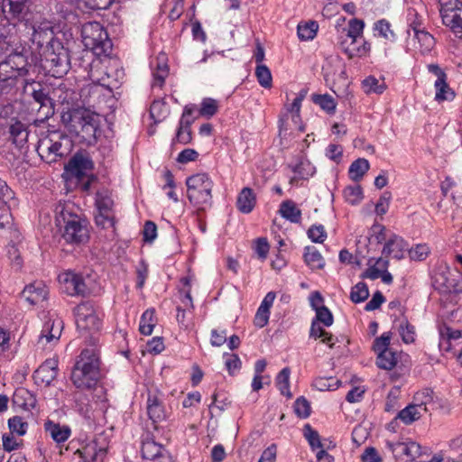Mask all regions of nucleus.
Returning <instances> with one entry per match:
<instances>
[{
    "label": "nucleus",
    "instance_id": "16",
    "mask_svg": "<svg viewBox=\"0 0 462 462\" xmlns=\"http://www.w3.org/2000/svg\"><path fill=\"white\" fill-rule=\"evenodd\" d=\"M58 375V361L55 359L45 360L33 373L32 378L37 385L50 386Z\"/></svg>",
    "mask_w": 462,
    "mask_h": 462
},
{
    "label": "nucleus",
    "instance_id": "12",
    "mask_svg": "<svg viewBox=\"0 0 462 462\" xmlns=\"http://www.w3.org/2000/svg\"><path fill=\"white\" fill-rule=\"evenodd\" d=\"M2 14L10 23L17 24L28 20L30 0H1Z\"/></svg>",
    "mask_w": 462,
    "mask_h": 462
},
{
    "label": "nucleus",
    "instance_id": "1",
    "mask_svg": "<svg viewBox=\"0 0 462 462\" xmlns=\"http://www.w3.org/2000/svg\"><path fill=\"white\" fill-rule=\"evenodd\" d=\"M38 54L30 47L22 44L14 48L0 62V88L8 93L7 88H15L20 79L40 74L37 64Z\"/></svg>",
    "mask_w": 462,
    "mask_h": 462
},
{
    "label": "nucleus",
    "instance_id": "24",
    "mask_svg": "<svg viewBox=\"0 0 462 462\" xmlns=\"http://www.w3.org/2000/svg\"><path fill=\"white\" fill-rule=\"evenodd\" d=\"M433 396V390L430 388H425L414 394L411 404L418 408L421 412H429L430 409H432Z\"/></svg>",
    "mask_w": 462,
    "mask_h": 462
},
{
    "label": "nucleus",
    "instance_id": "48",
    "mask_svg": "<svg viewBox=\"0 0 462 462\" xmlns=\"http://www.w3.org/2000/svg\"><path fill=\"white\" fill-rule=\"evenodd\" d=\"M374 30L378 32V35L385 40L390 42H394L396 40V35L391 29V23L385 19L377 21L374 25Z\"/></svg>",
    "mask_w": 462,
    "mask_h": 462
},
{
    "label": "nucleus",
    "instance_id": "22",
    "mask_svg": "<svg viewBox=\"0 0 462 462\" xmlns=\"http://www.w3.org/2000/svg\"><path fill=\"white\" fill-rule=\"evenodd\" d=\"M9 134L13 143L19 148L23 147L28 141L27 126L20 120H15L10 124Z\"/></svg>",
    "mask_w": 462,
    "mask_h": 462
},
{
    "label": "nucleus",
    "instance_id": "7",
    "mask_svg": "<svg viewBox=\"0 0 462 462\" xmlns=\"http://www.w3.org/2000/svg\"><path fill=\"white\" fill-rule=\"evenodd\" d=\"M82 42L87 49L92 50L97 56H109L112 51V41L106 30L99 22H88L81 29Z\"/></svg>",
    "mask_w": 462,
    "mask_h": 462
},
{
    "label": "nucleus",
    "instance_id": "41",
    "mask_svg": "<svg viewBox=\"0 0 462 462\" xmlns=\"http://www.w3.org/2000/svg\"><path fill=\"white\" fill-rule=\"evenodd\" d=\"M365 27V23L363 20L358 18H353L348 22V27L343 29V32H346V36L347 39L353 40V42L357 41L359 36H362L363 31Z\"/></svg>",
    "mask_w": 462,
    "mask_h": 462
},
{
    "label": "nucleus",
    "instance_id": "46",
    "mask_svg": "<svg viewBox=\"0 0 462 462\" xmlns=\"http://www.w3.org/2000/svg\"><path fill=\"white\" fill-rule=\"evenodd\" d=\"M391 339H392V333L391 332H384V333H383L380 337H376L374 340V343H373V346H372L373 351L376 355L380 354V356H383V353H384V352H386L388 350H391V348H389V346H390V343H391Z\"/></svg>",
    "mask_w": 462,
    "mask_h": 462
},
{
    "label": "nucleus",
    "instance_id": "2",
    "mask_svg": "<svg viewBox=\"0 0 462 462\" xmlns=\"http://www.w3.org/2000/svg\"><path fill=\"white\" fill-rule=\"evenodd\" d=\"M55 223L67 244L81 245L88 242V221L73 212V206L61 204L55 208Z\"/></svg>",
    "mask_w": 462,
    "mask_h": 462
},
{
    "label": "nucleus",
    "instance_id": "52",
    "mask_svg": "<svg viewBox=\"0 0 462 462\" xmlns=\"http://www.w3.org/2000/svg\"><path fill=\"white\" fill-rule=\"evenodd\" d=\"M363 88L365 92L382 94L386 89V85L384 83L380 84L379 80L374 76H368L362 81Z\"/></svg>",
    "mask_w": 462,
    "mask_h": 462
},
{
    "label": "nucleus",
    "instance_id": "57",
    "mask_svg": "<svg viewBox=\"0 0 462 462\" xmlns=\"http://www.w3.org/2000/svg\"><path fill=\"white\" fill-rule=\"evenodd\" d=\"M8 427L12 434L23 436L27 432L28 423L20 416H14L8 420Z\"/></svg>",
    "mask_w": 462,
    "mask_h": 462
},
{
    "label": "nucleus",
    "instance_id": "61",
    "mask_svg": "<svg viewBox=\"0 0 462 462\" xmlns=\"http://www.w3.org/2000/svg\"><path fill=\"white\" fill-rule=\"evenodd\" d=\"M95 223L97 226L106 229L108 227L115 228L116 217L110 215V212H99L95 216Z\"/></svg>",
    "mask_w": 462,
    "mask_h": 462
},
{
    "label": "nucleus",
    "instance_id": "18",
    "mask_svg": "<svg viewBox=\"0 0 462 462\" xmlns=\"http://www.w3.org/2000/svg\"><path fill=\"white\" fill-rule=\"evenodd\" d=\"M408 243L400 236L393 234L384 243L382 254L388 257L393 254L396 260L404 258V252L407 250Z\"/></svg>",
    "mask_w": 462,
    "mask_h": 462
},
{
    "label": "nucleus",
    "instance_id": "19",
    "mask_svg": "<svg viewBox=\"0 0 462 462\" xmlns=\"http://www.w3.org/2000/svg\"><path fill=\"white\" fill-rule=\"evenodd\" d=\"M12 402L14 406L20 407L24 411H31L35 408L37 400L35 394L28 389L18 387L13 394Z\"/></svg>",
    "mask_w": 462,
    "mask_h": 462
},
{
    "label": "nucleus",
    "instance_id": "59",
    "mask_svg": "<svg viewBox=\"0 0 462 462\" xmlns=\"http://www.w3.org/2000/svg\"><path fill=\"white\" fill-rule=\"evenodd\" d=\"M17 204L14 191L7 185L6 181L0 179V203Z\"/></svg>",
    "mask_w": 462,
    "mask_h": 462
},
{
    "label": "nucleus",
    "instance_id": "32",
    "mask_svg": "<svg viewBox=\"0 0 462 462\" xmlns=\"http://www.w3.org/2000/svg\"><path fill=\"white\" fill-rule=\"evenodd\" d=\"M311 100L328 115H334L337 109L335 98L328 94H312Z\"/></svg>",
    "mask_w": 462,
    "mask_h": 462
},
{
    "label": "nucleus",
    "instance_id": "4",
    "mask_svg": "<svg viewBox=\"0 0 462 462\" xmlns=\"http://www.w3.org/2000/svg\"><path fill=\"white\" fill-rule=\"evenodd\" d=\"M100 365V358L93 349H83L71 371L70 380L75 387L94 389L101 379Z\"/></svg>",
    "mask_w": 462,
    "mask_h": 462
},
{
    "label": "nucleus",
    "instance_id": "3",
    "mask_svg": "<svg viewBox=\"0 0 462 462\" xmlns=\"http://www.w3.org/2000/svg\"><path fill=\"white\" fill-rule=\"evenodd\" d=\"M61 122L70 134H74L80 143L94 145L100 133L99 120L97 114L85 108H74L63 112Z\"/></svg>",
    "mask_w": 462,
    "mask_h": 462
},
{
    "label": "nucleus",
    "instance_id": "30",
    "mask_svg": "<svg viewBox=\"0 0 462 462\" xmlns=\"http://www.w3.org/2000/svg\"><path fill=\"white\" fill-rule=\"evenodd\" d=\"M95 205L99 212H111L114 207L112 193L108 189H102L96 192Z\"/></svg>",
    "mask_w": 462,
    "mask_h": 462
},
{
    "label": "nucleus",
    "instance_id": "55",
    "mask_svg": "<svg viewBox=\"0 0 462 462\" xmlns=\"http://www.w3.org/2000/svg\"><path fill=\"white\" fill-rule=\"evenodd\" d=\"M149 112L154 123L162 121L166 116V103L162 100H154L151 104Z\"/></svg>",
    "mask_w": 462,
    "mask_h": 462
},
{
    "label": "nucleus",
    "instance_id": "45",
    "mask_svg": "<svg viewBox=\"0 0 462 462\" xmlns=\"http://www.w3.org/2000/svg\"><path fill=\"white\" fill-rule=\"evenodd\" d=\"M383 356H380V354L376 356V365L379 368L384 370H392L397 364V353L388 350L383 353Z\"/></svg>",
    "mask_w": 462,
    "mask_h": 462
},
{
    "label": "nucleus",
    "instance_id": "40",
    "mask_svg": "<svg viewBox=\"0 0 462 462\" xmlns=\"http://www.w3.org/2000/svg\"><path fill=\"white\" fill-rule=\"evenodd\" d=\"M62 324L60 319L53 320L51 323L47 322L42 331V337H45L47 342L59 339L61 335Z\"/></svg>",
    "mask_w": 462,
    "mask_h": 462
},
{
    "label": "nucleus",
    "instance_id": "14",
    "mask_svg": "<svg viewBox=\"0 0 462 462\" xmlns=\"http://www.w3.org/2000/svg\"><path fill=\"white\" fill-rule=\"evenodd\" d=\"M31 41L37 46L39 52H42L43 49H48L54 42H61L55 36L52 25L47 21L32 25Z\"/></svg>",
    "mask_w": 462,
    "mask_h": 462
},
{
    "label": "nucleus",
    "instance_id": "15",
    "mask_svg": "<svg viewBox=\"0 0 462 462\" xmlns=\"http://www.w3.org/2000/svg\"><path fill=\"white\" fill-rule=\"evenodd\" d=\"M433 286L442 294H460L462 293V273H459L457 278H455L450 272L438 273L433 277Z\"/></svg>",
    "mask_w": 462,
    "mask_h": 462
},
{
    "label": "nucleus",
    "instance_id": "50",
    "mask_svg": "<svg viewBox=\"0 0 462 462\" xmlns=\"http://www.w3.org/2000/svg\"><path fill=\"white\" fill-rule=\"evenodd\" d=\"M255 76L260 86H262L264 88H272V73L266 65H257L255 68Z\"/></svg>",
    "mask_w": 462,
    "mask_h": 462
},
{
    "label": "nucleus",
    "instance_id": "37",
    "mask_svg": "<svg viewBox=\"0 0 462 462\" xmlns=\"http://www.w3.org/2000/svg\"><path fill=\"white\" fill-rule=\"evenodd\" d=\"M421 416L422 412L411 403L398 412L396 419H400L405 425H411Z\"/></svg>",
    "mask_w": 462,
    "mask_h": 462
},
{
    "label": "nucleus",
    "instance_id": "44",
    "mask_svg": "<svg viewBox=\"0 0 462 462\" xmlns=\"http://www.w3.org/2000/svg\"><path fill=\"white\" fill-rule=\"evenodd\" d=\"M369 297L368 286L365 282H359L352 287L350 292V300L357 304L364 302Z\"/></svg>",
    "mask_w": 462,
    "mask_h": 462
},
{
    "label": "nucleus",
    "instance_id": "60",
    "mask_svg": "<svg viewBox=\"0 0 462 462\" xmlns=\"http://www.w3.org/2000/svg\"><path fill=\"white\" fill-rule=\"evenodd\" d=\"M308 237L313 242V243H319L321 244L325 241L327 238V232L325 230V227L323 225H312L308 229Z\"/></svg>",
    "mask_w": 462,
    "mask_h": 462
},
{
    "label": "nucleus",
    "instance_id": "39",
    "mask_svg": "<svg viewBox=\"0 0 462 462\" xmlns=\"http://www.w3.org/2000/svg\"><path fill=\"white\" fill-rule=\"evenodd\" d=\"M434 88L436 90L435 100L439 102L451 100L455 97V92L449 87L448 80H436Z\"/></svg>",
    "mask_w": 462,
    "mask_h": 462
},
{
    "label": "nucleus",
    "instance_id": "8",
    "mask_svg": "<svg viewBox=\"0 0 462 462\" xmlns=\"http://www.w3.org/2000/svg\"><path fill=\"white\" fill-rule=\"evenodd\" d=\"M187 198L199 208L212 205V189L214 182L208 173H196L186 179Z\"/></svg>",
    "mask_w": 462,
    "mask_h": 462
},
{
    "label": "nucleus",
    "instance_id": "47",
    "mask_svg": "<svg viewBox=\"0 0 462 462\" xmlns=\"http://www.w3.org/2000/svg\"><path fill=\"white\" fill-rule=\"evenodd\" d=\"M6 255L10 260L12 266L15 268L16 271L22 269L23 260L17 245L14 243L11 242L6 245Z\"/></svg>",
    "mask_w": 462,
    "mask_h": 462
},
{
    "label": "nucleus",
    "instance_id": "36",
    "mask_svg": "<svg viewBox=\"0 0 462 462\" xmlns=\"http://www.w3.org/2000/svg\"><path fill=\"white\" fill-rule=\"evenodd\" d=\"M79 277V273H75L70 270L60 275V282L64 284L67 294L76 296Z\"/></svg>",
    "mask_w": 462,
    "mask_h": 462
},
{
    "label": "nucleus",
    "instance_id": "13",
    "mask_svg": "<svg viewBox=\"0 0 462 462\" xmlns=\"http://www.w3.org/2000/svg\"><path fill=\"white\" fill-rule=\"evenodd\" d=\"M94 162L89 154L86 151H79L64 165V171L80 181L85 178L86 172L94 170Z\"/></svg>",
    "mask_w": 462,
    "mask_h": 462
},
{
    "label": "nucleus",
    "instance_id": "25",
    "mask_svg": "<svg viewBox=\"0 0 462 462\" xmlns=\"http://www.w3.org/2000/svg\"><path fill=\"white\" fill-rule=\"evenodd\" d=\"M45 431L57 443L65 442L70 436L71 430L68 426H60L51 420H47L44 424Z\"/></svg>",
    "mask_w": 462,
    "mask_h": 462
},
{
    "label": "nucleus",
    "instance_id": "20",
    "mask_svg": "<svg viewBox=\"0 0 462 462\" xmlns=\"http://www.w3.org/2000/svg\"><path fill=\"white\" fill-rule=\"evenodd\" d=\"M256 195L253 189L245 187L236 198V208L243 214L251 213L256 205Z\"/></svg>",
    "mask_w": 462,
    "mask_h": 462
},
{
    "label": "nucleus",
    "instance_id": "64",
    "mask_svg": "<svg viewBox=\"0 0 462 462\" xmlns=\"http://www.w3.org/2000/svg\"><path fill=\"white\" fill-rule=\"evenodd\" d=\"M362 462H382L383 458L374 447H367L361 456Z\"/></svg>",
    "mask_w": 462,
    "mask_h": 462
},
{
    "label": "nucleus",
    "instance_id": "6",
    "mask_svg": "<svg viewBox=\"0 0 462 462\" xmlns=\"http://www.w3.org/2000/svg\"><path fill=\"white\" fill-rule=\"evenodd\" d=\"M23 98L28 101L31 105L33 104L38 112V120L44 121L49 119L54 115V101L50 97V90L48 87L42 86L39 81L34 79H23Z\"/></svg>",
    "mask_w": 462,
    "mask_h": 462
},
{
    "label": "nucleus",
    "instance_id": "27",
    "mask_svg": "<svg viewBox=\"0 0 462 462\" xmlns=\"http://www.w3.org/2000/svg\"><path fill=\"white\" fill-rule=\"evenodd\" d=\"M22 293L25 300L32 305H35L40 300H45L47 296L46 288L42 283H31L26 285Z\"/></svg>",
    "mask_w": 462,
    "mask_h": 462
},
{
    "label": "nucleus",
    "instance_id": "5",
    "mask_svg": "<svg viewBox=\"0 0 462 462\" xmlns=\"http://www.w3.org/2000/svg\"><path fill=\"white\" fill-rule=\"evenodd\" d=\"M38 54L37 64L40 74L53 78H62L71 68V57L62 42H54L48 49Z\"/></svg>",
    "mask_w": 462,
    "mask_h": 462
},
{
    "label": "nucleus",
    "instance_id": "35",
    "mask_svg": "<svg viewBox=\"0 0 462 462\" xmlns=\"http://www.w3.org/2000/svg\"><path fill=\"white\" fill-rule=\"evenodd\" d=\"M290 374L291 369L286 366L282 368L275 378V383L282 395L286 396L288 399L292 397L290 390Z\"/></svg>",
    "mask_w": 462,
    "mask_h": 462
},
{
    "label": "nucleus",
    "instance_id": "38",
    "mask_svg": "<svg viewBox=\"0 0 462 462\" xmlns=\"http://www.w3.org/2000/svg\"><path fill=\"white\" fill-rule=\"evenodd\" d=\"M319 29V24L315 21H310L304 23H299L297 27L298 37L301 41H310L314 39Z\"/></svg>",
    "mask_w": 462,
    "mask_h": 462
},
{
    "label": "nucleus",
    "instance_id": "21",
    "mask_svg": "<svg viewBox=\"0 0 462 462\" xmlns=\"http://www.w3.org/2000/svg\"><path fill=\"white\" fill-rule=\"evenodd\" d=\"M16 205L17 204L0 203V228L10 231L12 236L14 238L19 236V232L15 227L11 208Z\"/></svg>",
    "mask_w": 462,
    "mask_h": 462
},
{
    "label": "nucleus",
    "instance_id": "63",
    "mask_svg": "<svg viewBox=\"0 0 462 462\" xmlns=\"http://www.w3.org/2000/svg\"><path fill=\"white\" fill-rule=\"evenodd\" d=\"M157 236V226L154 222L148 220L144 223L143 239L146 243H152Z\"/></svg>",
    "mask_w": 462,
    "mask_h": 462
},
{
    "label": "nucleus",
    "instance_id": "26",
    "mask_svg": "<svg viewBox=\"0 0 462 462\" xmlns=\"http://www.w3.org/2000/svg\"><path fill=\"white\" fill-rule=\"evenodd\" d=\"M106 453V449L97 448V443L88 445L82 450L76 451L83 462H103Z\"/></svg>",
    "mask_w": 462,
    "mask_h": 462
},
{
    "label": "nucleus",
    "instance_id": "11",
    "mask_svg": "<svg viewBox=\"0 0 462 462\" xmlns=\"http://www.w3.org/2000/svg\"><path fill=\"white\" fill-rule=\"evenodd\" d=\"M442 23L453 32H462V2L438 0Z\"/></svg>",
    "mask_w": 462,
    "mask_h": 462
},
{
    "label": "nucleus",
    "instance_id": "9",
    "mask_svg": "<svg viewBox=\"0 0 462 462\" xmlns=\"http://www.w3.org/2000/svg\"><path fill=\"white\" fill-rule=\"evenodd\" d=\"M69 142L68 136L60 132L53 131L40 138L36 152L41 159L48 164L54 163L67 156L69 148L63 142Z\"/></svg>",
    "mask_w": 462,
    "mask_h": 462
},
{
    "label": "nucleus",
    "instance_id": "17",
    "mask_svg": "<svg viewBox=\"0 0 462 462\" xmlns=\"http://www.w3.org/2000/svg\"><path fill=\"white\" fill-rule=\"evenodd\" d=\"M146 409L148 417L152 421L156 430V424L165 420L167 418V411L163 402L156 394L149 393Z\"/></svg>",
    "mask_w": 462,
    "mask_h": 462
},
{
    "label": "nucleus",
    "instance_id": "34",
    "mask_svg": "<svg viewBox=\"0 0 462 462\" xmlns=\"http://www.w3.org/2000/svg\"><path fill=\"white\" fill-rule=\"evenodd\" d=\"M155 310L147 309L141 316L139 331L144 336H149L152 333V329L156 324Z\"/></svg>",
    "mask_w": 462,
    "mask_h": 462
},
{
    "label": "nucleus",
    "instance_id": "54",
    "mask_svg": "<svg viewBox=\"0 0 462 462\" xmlns=\"http://www.w3.org/2000/svg\"><path fill=\"white\" fill-rule=\"evenodd\" d=\"M94 56L97 55L93 51L86 48V50L79 52L77 57L73 58L74 65H78L79 68L87 70L91 67Z\"/></svg>",
    "mask_w": 462,
    "mask_h": 462
},
{
    "label": "nucleus",
    "instance_id": "42",
    "mask_svg": "<svg viewBox=\"0 0 462 462\" xmlns=\"http://www.w3.org/2000/svg\"><path fill=\"white\" fill-rule=\"evenodd\" d=\"M218 107L219 106L216 99L205 97L201 101L199 116L211 118L218 112Z\"/></svg>",
    "mask_w": 462,
    "mask_h": 462
},
{
    "label": "nucleus",
    "instance_id": "31",
    "mask_svg": "<svg viewBox=\"0 0 462 462\" xmlns=\"http://www.w3.org/2000/svg\"><path fill=\"white\" fill-rule=\"evenodd\" d=\"M398 330L402 340L405 344H411L415 341V327L409 322L408 318L405 316V308H402V320Z\"/></svg>",
    "mask_w": 462,
    "mask_h": 462
},
{
    "label": "nucleus",
    "instance_id": "62",
    "mask_svg": "<svg viewBox=\"0 0 462 462\" xmlns=\"http://www.w3.org/2000/svg\"><path fill=\"white\" fill-rule=\"evenodd\" d=\"M392 199V193L390 191H384L377 203L375 204V212L379 216H383L387 213L389 208L390 200Z\"/></svg>",
    "mask_w": 462,
    "mask_h": 462
},
{
    "label": "nucleus",
    "instance_id": "53",
    "mask_svg": "<svg viewBox=\"0 0 462 462\" xmlns=\"http://www.w3.org/2000/svg\"><path fill=\"white\" fill-rule=\"evenodd\" d=\"M293 408L295 414L300 419H307L310 416V403L304 396H300L295 400Z\"/></svg>",
    "mask_w": 462,
    "mask_h": 462
},
{
    "label": "nucleus",
    "instance_id": "23",
    "mask_svg": "<svg viewBox=\"0 0 462 462\" xmlns=\"http://www.w3.org/2000/svg\"><path fill=\"white\" fill-rule=\"evenodd\" d=\"M163 446L155 442L152 439H145L142 441L141 454L146 460L155 461L162 456Z\"/></svg>",
    "mask_w": 462,
    "mask_h": 462
},
{
    "label": "nucleus",
    "instance_id": "58",
    "mask_svg": "<svg viewBox=\"0 0 462 462\" xmlns=\"http://www.w3.org/2000/svg\"><path fill=\"white\" fill-rule=\"evenodd\" d=\"M409 257L412 261H424L430 254V251L426 244H418L408 251Z\"/></svg>",
    "mask_w": 462,
    "mask_h": 462
},
{
    "label": "nucleus",
    "instance_id": "51",
    "mask_svg": "<svg viewBox=\"0 0 462 462\" xmlns=\"http://www.w3.org/2000/svg\"><path fill=\"white\" fill-rule=\"evenodd\" d=\"M169 75V66L165 61L161 62L160 60L157 61L156 67L152 72L153 76V86H158L162 88L164 83L165 79Z\"/></svg>",
    "mask_w": 462,
    "mask_h": 462
},
{
    "label": "nucleus",
    "instance_id": "28",
    "mask_svg": "<svg viewBox=\"0 0 462 462\" xmlns=\"http://www.w3.org/2000/svg\"><path fill=\"white\" fill-rule=\"evenodd\" d=\"M303 259L311 270H321L325 266L323 256L314 246L308 245L304 248Z\"/></svg>",
    "mask_w": 462,
    "mask_h": 462
},
{
    "label": "nucleus",
    "instance_id": "43",
    "mask_svg": "<svg viewBox=\"0 0 462 462\" xmlns=\"http://www.w3.org/2000/svg\"><path fill=\"white\" fill-rule=\"evenodd\" d=\"M303 436L308 440L311 450L324 448L325 444L321 442L319 432L314 430L310 424H306L303 427Z\"/></svg>",
    "mask_w": 462,
    "mask_h": 462
},
{
    "label": "nucleus",
    "instance_id": "29",
    "mask_svg": "<svg viewBox=\"0 0 462 462\" xmlns=\"http://www.w3.org/2000/svg\"><path fill=\"white\" fill-rule=\"evenodd\" d=\"M279 213L283 218L291 223H300L301 210L298 208L295 202L291 199L284 200L281 203Z\"/></svg>",
    "mask_w": 462,
    "mask_h": 462
},
{
    "label": "nucleus",
    "instance_id": "56",
    "mask_svg": "<svg viewBox=\"0 0 462 462\" xmlns=\"http://www.w3.org/2000/svg\"><path fill=\"white\" fill-rule=\"evenodd\" d=\"M314 310L316 311V316L312 321L322 323L326 327H330L333 324L334 317L328 307L322 305Z\"/></svg>",
    "mask_w": 462,
    "mask_h": 462
},
{
    "label": "nucleus",
    "instance_id": "33",
    "mask_svg": "<svg viewBox=\"0 0 462 462\" xmlns=\"http://www.w3.org/2000/svg\"><path fill=\"white\" fill-rule=\"evenodd\" d=\"M370 164L368 160L365 158H358L355 160L348 170L349 178L354 181H359L364 175L368 171Z\"/></svg>",
    "mask_w": 462,
    "mask_h": 462
},
{
    "label": "nucleus",
    "instance_id": "10",
    "mask_svg": "<svg viewBox=\"0 0 462 462\" xmlns=\"http://www.w3.org/2000/svg\"><path fill=\"white\" fill-rule=\"evenodd\" d=\"M77 328L79 331L94 334L102 328V319L96 311L95 304L91 300H85L74 308Z\"/></svg>",
    "mask_w": 462,
    "mask_h": 462
},
{
    "label": "nucleus",
    "instance_id": "49",
    "mask_svg": "<svg viewBox=\"0 0 462 462\" xmlns=\"http://www.w3.org/2000/svg\"><path fill=\"white\" fill-rule=\"evenodd\" d=\"M343 193L346 200L351 205H356L364 199L363 189L360 185L347 186Z\"/></svg>",
    "mask_w": 462,
    "mask_h": 462
}]
</instances>
